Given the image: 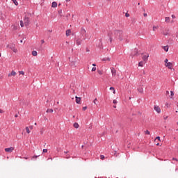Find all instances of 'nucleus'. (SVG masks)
Wrapping results in <instances>:
<instances>
[{"label":"nucleus","instance_id":"36","mask_svg":"<svg viewBox=\"0 0 178 178\" xmlns=\"http://www.w3.org/2000/svg\"><path fill=\"white\" fill-rule=\"evenodd\" d=\"M145 134H148V135H149V131L146 130V131H145Z\"/></svg>","mask_w":178,"mask_h":178},{"label":"nucleus","instance_id":"20","mask_svg":"<svg viewBox=\"0 0 178 178\" xmlns=\"http://www.w3.org/2000/svg\"><path fill=\"white\" fill-rule=\"evenodd\" d=\"M165 22L166 23H169V22H170V17H166L165 18Z\"/></svg>","mask_w":178,"mask_h":178},{"label":"nucleus","instance_id":"41","mask_svg":"<svg viewBox=\"0 0 178 178\" xmlns=\"http://www.w3.org/2000/svg\"><path fill=\"white\" fill-rule=\"evenodd\" d=\"M86 109H87V106H84V107H83V108H82L83 111H86Z\"/></svg>","mask_w":178,"mask_h":178},{"label":"nucleus","instance_id":"23","mask_svg":"<svg viewBox=\"0 0 178 178\" xmlns=\"http://www.w3.org/2000/svg\"><path fill=\"white\" fill-rule=\"evenodd\" d=\"M163 49H164V51H165V52H168V51H169V47L168 46H165L163 47Z\"/></svg>","mask_w":178,"mask_h":178},{"label":"nucleus","instance_id":"14","mask_svg":"<svg viewBox=\"0 0 178 178\" xmlns=\"http://www.w3.org/2000/svg\"><path fill=\"white\" fill-rule=\"evenodd\" d=\"M103 62H106V60H108V62H111V58L109 57H106L102 58V60Z\"/></svg>","mask_w":178,"mask_h":178},{"label":"nucleus","instance_id":"57","mask_svg":"<svg viewBox=\"0 0 178 178\" xmlns=\"http://www.w3.org/2000/svg\"><path fill=\"white\" fill-rule=\"evenodd\" d=\"M113 155H116V151H115L114 152H113Z\"/></svg>","mask_w":178,"mask_h":178},{"label":"nucleus","instance_id":"39","mask_svg":"<svg viewBox=\"0 0 178 178\" xmlns=\"http://www.w3.org/2000/svg\"><path fill=\"white\" fill-rule=\"evenodd\" d=\"M58 15H61V13H62V10H59L58 11Z\"/></svg>","mask_w":178,"mask_h":178},{"label":"nucleus","instance_id":"35","mask_svg":"<svg viewBox=\"0 0 178 178\" xmlns=\"http://www.w3.org/2000/svg\"><path fill=\"white\" fill-rule=\"evenodd\" d=\"M138 91L139 92H143V88H138Z\"/></svg>","mask_w":178,"mask_h":178},{"label":"nucleus","instance_id":"61","mask_svg":"<svg viewBox=\"0 0 178 178\" xmlns=\"http://www.w3.org/2000/svg\"><path fill=\"white\" fill-rule=\"evenodd\" d=\"M70 0H66L67 2H70Z\"/></svg>","mask_w":178,"mask_h":178},{"label":"nucleus","instance_id":"7","mask_svg":"<svg viewBox=\"0 0 178 178\" xmlns=\"http://www.w3.org/2000/svg\"><path fill=\"white\" fill-rule=\"evenodd\" d=\"M111 70L113 77L116 76V70L115 69V67H111Z\"/></svg>","mask_w":178,"mask_h":178},{"label":"nucleus","instance_id":"38","mask_svg":"<svg viewBox=\"0 0 178 178\" xmlns=\"http://www.w3.org/2000/svg\"><path fill=\"white\" fill-rule=\"evenodd\" d=\"M155 140H159V141H161V137L157 136V137H156V139H155Z\"/></svg>","mask_w":178,"mask_h":178},{"label":"nucleus","instance_id":"27","mask_svg":"<svg viewBox=\"0 0 178 178\" xmlns=\"http://www.w3.org/2000/svg\"><path fill=\"white\" fill-rule=\"evenodd\" d=\"M138 66L143 67L144 66V62H143V61L139 62Z\"/></svg>","mask_w":178,"mask_h":178},{"label":"nucleus","instance_id":"3","mask_svg":"<svg viewBox=\"0 0 178 178\" xmlns=\"http://www.w3.org/2000/svg\"><path fill=\"white\" fill-rule=\"evenodd\" d=\"M86 40V37L81 36L79 38H78L76 40V45H81V44L83 43V41H85Z\"/></svg>","mask_w":178,"mask_h":178},{"label":"nucleus","instance_id":"62","mask_svg":"<svg viewBox=\"0 0 178 178\" xmlns=\"http://www.w3.org/2000/svg\"><path fill=\"white\" fill-rule=\"evenodd\" d=\"M129 99H131V97H129Z\"/></svg>","mask_w":178,"mask_h":178},{"label":"nucleus","instance_id":"18","mask_svg":"<svg viewBox=\"0 0 178 178\" xmlns=\"http://www.w3.org/2000/svg\"><path fill=\"white\" fill-rule=\"evenodd\" d=\"M163 35H169V31L165 30L164 32H163Z\"/></svg>","mask_w":178,"mask_h":178},{"label":"nucleus","instance_id":"55","mask_svg":"<svg viewBox=\"0 0 178 178\" xmlns=\"http://www.w3.org/2000/svg\"><path fill=\"white\" fill-rule=\"evenodd\" d=\"M29 129H31V130H33V126L29 127Z\"/></svg>","mask_w":178,"mask_h":178},{"label":"nucleus","instance_id":"52","mask_svg":"<svg viewBox=\"0 0 178 178\" xmlns=\"http://www.w3.org/2000/svg\"><path fill=\"white\" fill-rule=\"evenodd\" d=\"M129 40L128 39L126 40V43H129Z\"/></svg>","mask_w":178,"mask_h":178},{"label":"nucleus","instance_id":"25","mask_svg":"<svg viewBox=\"0 0 178 178\" xmlns=\"http://www.w3.org/2000/svg\"><path fill=\"white\" fill-rule=\"evenodd\" d=\"M110 90H111V91H113V94H116V90H115V88H113V87H110Z\"/></svg>","mask_w":178,"mask_h":178},{"label":"nucleus","instance_id":"47","mask_svg":"<svg viewBox=\"0 0 178 178\" xmlns=\"http://www.w3.org/2000/svg\"><path fill=\"white\" fill-rule=\"evenodd\" d=\"M168 58H166V59L165 60V63H166V65H168Z\"/></svg>","mask_w":178,"mask_h":178},{"label":"nucleus","instance_id":"28","mask_svg":"<svg viewBox=\"0 0 178 178\" xmlns=\"http://www.w3.org/2000/svg\"><path fill=\"white\" fill-rule=\"evenodd\" d=\"M20 26L21 27H24V22L23 21H20Z\"/></svg>","mask_w":178,"mask_h":178},{"label":"nucleus","instance_id":"58","mask_svg":"<svg viewBox=\"0 0 178 178\" xmlns=\"http://www.w3.org/2000/svg\"><path fill=\"white\" fill-rule=\"evenodd\" d=\"M92 66H97V65H96V64H95V63H93V64H92Z\"/></svg>","mask_w":178,"mask_h":178},{"label":"nucleus","instance_id":"12","mask_svg":"<svg viewBox=\"0 0 178 178\" xmlns=\"http://www.w3.org/2000/svg\"><path fill=\"white\" fill-rule=\"evenodd\" d=\"M149 56H148V55H144V56L142 57L143 60H144V62L148 60V57H149Z\"/></svg>","mask_w":178,"mask_h":178},{"label":"nucleus","instance_id":"15","mask_svg":"<svg viewBox=\"0 0 178 178\" xmlns=\"http://www.w3.org/2000/svg\"><path fill=\"white\" fill-rule=\"evenodd\" d=\"M70 66H73L74 67H76V61H72V62L70 63Z\"/></svg>","mask_w":178,"mask_h":178},{"label":"nucleus","instance_id":"43","mask_svg":"<svg viewBox=\"0 0 178 178\" xmlns=\"http://www.w3.org/2000/svg\"><path fill=\"white\" fill-rule=\"evenodd\" d=\"M172 161H177H177H178V159H176V158H175V157H173V158H172Z\"/></svg>","mask_w":178,"mask_h":178},{"label":"nucleus","instance_id":"56","mask_svg":"<svg viewBox=\"0 0 178 178\" xmlns=\"http://www.w3.org/2000/svg\"><path fill=\"white\" fill-rule=\"evenodd\" d=\"M64 154H69V151L64 152Z\"/></svg>","mask_w":178,"mask_h":178},{"label":"nucleus","instance_id":"6","mask_svg":"<svg viewBox=\"0 0 178 178\" xmlns=\"http://www.w3.org/2000/svg\"><path fill=\"white\" fill-rule=\"evenodd\" d=\"M15 149V147H8V148H5V152H8L10 154V152H13V150Z\"/></svg>","mask_w":178,"mask_h":178},{"label":"nucleus","instance_id":"46","mask_svg":"<svg viewBox=\"0 0 178 178\" xmlns=\"http://www.w3.org/2000/svg\"><path fill=\"white\" fill-rule=\"evenodd\" d=\"M99 74H102V72L101 70L98 71Z\"/></svg>","mask_w":178,"mask_h":178},{"label":"nucleus","instance_id":"64","mask_svg":"<svg viewBox=\"0 0 178 178\" xmlns=\"http://www.w3.org/2000/svg\"><path fill=\"white\" fill-rule=\"evenodd\" d=\"M156 145H159V143H157Z\"/></svg>","mask_w":178,"mask_h":178},{"label":"nucleus","instance_id":"4","mask_svg":"<svg viewBox=\"0 0 178 178\" xmlns=\"http://www.w3.org/2000/svg\"><path fill=\"white\" fill-rule=\"evenodd\" d=\"M24 25L26 26V27H27V26L30 25V20L29 19V17H24Z\"/></svg>","mask_w":178,"mask_h":178},{"label":"nucleus","instance_id":"51","mask_svg":"<svg viewBox=\"0 0 178 178\" xmlns=\"http://www.w3.org/2000/svg\"><path fill=\"white\" fill-rule=\"evenodd\" d=\"M44 42H45V41H44V40H41V43H42V44H44Z\"/></svg>","mask_w":178,"mask_h":178},{"label":"nucleus","instance_id":"13","mask_svg":"<svg viewBox=\"0 0 178 178\" xmlns=\"http://www.w3.org/2000/svg\"><path fill=\"white\" fill-rule=\"evenodd\" d=\"M58 6V3L56 1H53L51 3V8H56Z\"/></svg>","mask_w":178,"mask_h":178},{"label":"nucleus","instance_id":"33","mask_svg":"<svg viewBox=\"0 0 178 178\" xmlns=\"http://www.w3.org/2000/svg\"><path fill=\"white\" fill-rule=\"evenodd\" d=\"M170 95L171 97H173V95H175V92L172 90L170 91Z\"/></svg>","mask_w":178,"mask_h":178},{"label":"nucleus","instance_id":"45","mask_svg":"<svg viewBox=\"0 0 178 178\" xmlns=\"http://www.w3.org/2000/svg\"><path fill=\"white\" fill-rule=\"evenodd\" d=\"M5 111H3V110L0 108V113H3Z\"/></svg>","mask_w":178,"mask_h":178},{"label":"nucleus","instance_id":"30","mask_svg":"<svg viewBox=\"0 0 178 178\" xmlns=\"http://www.w3.org/2000/svg\"><path fill=\"white\" fill-rule=\"evenodd\" d=\"M100 159H102V161H104V159H105V156L100 155Z\"/></svg>","mask_w":178,"mask_h":178},{"label":"nucleus","instance_id":"19","mask_svg":"<svg viewBox=\"0 0 178 178\" xmlns=\"http://www.w3.org/2000/svg\"><path fill=\"white\" fill-rule=\"evenodd\" d=\"M73 126L75 129H79V123H77V122L74 123Z\"/></svg>","mask_w":178,"mask_h":178},{"label":"nucleus","instance_id":"29","mask_svg":"<svg viewBox=\"0 0 178 178\" xmlns=\"http://www.w3.org/2000/svg\"><path fill=\"white\" fill-rule=\"evenodd\" d=\"M26 133H28V134H30V129H29L28 127H26Z\"/></svg>","mask_w":178,"mask_h":178},{"label":"nucleus","instance_id":"59","mask_svg":"<svg viewBox=\"0 0 178 178\" xmlns=\"http://www.w3.org/2000/svg\"><path fill=\"white\" fill-rule=\"evenodd\" d=\"M166 94H169V91L167 90V91H166Z\"/></svg>","mask_w":178,"mask_h":178},{"label":"nucleus","instance_id":"49","mask_svg":"<svg viewBox=\"0 0 178 178\" xmlns=\"http://www.w3.org/2000/svg\"><path fill=\"white\" fill-rule=\"evenodd\" d=\"M66 158H67V159H69V158H70V156H69V154H67V155L66 156Z\"/></svg>","mask_w":178,"mask_h":178},{"label":"nucleus","instance_id":"24","mask_svg":"<svg viewBox=\"0 0 178 178\" xmlns=\"http://www.w3.org/2000/svg\"><path fill=\"white\" fill-rule=\"evenodd\" d=\"M12 1L13 2V3L17 6V5H19V3L17 2V0H12Z\"/></svg>","mask_w":178,"mask_h":178},{"label":"nucleus","instance_id":"11","mask_svg":"<svg viewBox=\"0 0 178 178\" xmlns=\"http://www.w3.org/2000/svg\"><path fill=\"white\" fill-rule=\"evenodd\" d=\"M75 98H76V104H81V97H78L77 96H76Z\"/></svg>","mask_w":178,"mask_h":178},{"label":"nucleus","instance_id":"42","mask_svg":"<svg viewBox=\"0 0 178 178\" xmlns=\"http://www.w3.org/2000/svg\"><path fill=\"white\" fill-rule=\"evenodd\" d=\"M19 74H24V72H23V71H19Z\"/></svg>","mask_w":178,"mask_h":178},{"label":"nucleus","instance_id":"54","mask_svg":"<svg viewBox=\"0 0 178 178\" xmlns=\"http://www.w3.org/2000/svg\"><path fill=\"white\" fill-rule=\"evenodd\" d=\"M18 117H19V115H17V114L15 115V118H18Z\"/></svg>","mask_w":178,"mask_h":178},{"label":"nucleus","instance_id":"63","mask_svg":"<svg viewBox=\"0 0 178 178\" xmlns=\"http://www.w3.org/2000/svg\"><path fill=\"white\" fill-rule=\"evenodd\" d=\"M86 20L87 22H88V19H86Z\"/></svg>","mask_w":178,"mask_h":178},{"label":"nucleus","instance_id":"1","mask_svg":"<svg viewBox=\"0 0 178 178\" xmlns=\"http://www.w3.org/2000/svg\"><path fill=\"white\" fill-rule=\"evenodd\" d=\"M112 35L114 36V38L115 40H119L120 41H123V31L120 29H115L113 33L109 32L108 33V37H109V41L111 43H112V41H113V38H112Z\"/></svg>","mask_w":178,"mask_h":178},{"label":"nucleus","instance_id":"53","mask_svg":"<svg viewBox=\"0 0 178 178\" xmlns=\"http://www.w3.org/2000/svg\"><path fill=\"white\" fill-rule=\"evenodd\" d=\"M143 16H144L145 17H147V13H144V14H143Z\"/></svg>","mask_w":178,"mask_h":178},{"label":"nucleus","instance_id":"10","mask_svg":"<svg viewBox=\"0 0 178 178\" xmlns=\"http://www.w3.org/2000/svg\"><path fill=\"white\" fill-rule=\"evenodd\" d=\"M165 66L167 67H168V69H172V67L173 66V64L172 63L169 62V63H167V64H165Z\"/></svg>","mask_w":178,"mask_h":178},{"label":"nucleus","instance_id":"26","mask_svg":"<svg viewBox=\"0 0 178 178\" xmlns=\"http://www.w3.org/2000/svg\"><path fill=\"white\" fill-rule=\"evenodd\" d=\"M93 103L95 104V105H98V99H97V98H95L93 101Z\"/></svg>","mask_w":178,"mask_h":178},{"label":"nucleus","instance_id":"44","mask_svg":"<svg viewBox=\"0 0 178 178\" xmlns=\"http://www.w3.org/2000/svg\"><path fill=\"white\" fill-rule=\"evenodd\" d=\"M125 16H126V17H129V16H130V14L126 13V14H125Z\"/></svg>","mask_w":178,"mask_h":178},{"label":"nucleus","instance_id":"40","mask_svg":"<svg viewBox=\"0 0 178 178\" xmlns=\"http://www.w3.org/2000/svg\"><path fill=\"white\" fill-rule=\"evenodd\" d=\"M113 104H118V101H117L116 99H114V100L113 101Z\"/></svg>","mask_w":178,"mask_h":178},{"label":"nucleus","instance_id":"32","mask_svg":"<svg viewBox=\"0 0 178 178\" xmlns=\"http://www.w3.org/2000/svg\"><path fill=\"white\" fill-rule=\"evenodd\" d=\"M48 152V149H43V153L45 154Z\"/></svg>","mask_w":178,"mask_h":178},{"label":"nucleus","instance_id":"5","mask_svg":"<svg viewBox=\"0 0 178 178\" xmlns=\"http://www.w3.org/2000/svg\"><path fill=\"white\" fill-rule=\"evenodd\" d=\"M86 33H87V31H86V29H84V28H82V29H81V37H83V38L85 37V38H86L87 34H86Z\"/></svg>","mask_w":178,"mask_h":178},{"label":"nucleus","instance_id":"60","mask_svg":"<svg viewBox=\"0 0 178 178\" xmlns=\"http://www.w3.org/2000/svg\"><path fill=\"white\" fill-rule=\"evenodd\" d=\"M23 40H24V39H23ZM23 40H20V42H23Z\"/></svg>","mask_w":178,"mask_h":178},{"label":"nucleus","instance_id":"31","mask_svg":"<svg viewBox=\"0 0 178 178\" xmlns=\"http://www.w3.org/2000/svg\"><path fill=\"white\" fill-rule=\"evenodd\" d=\"M38 156H40V155L37 156V155H34L32 158L33 159H37V158H38Z\"/></svg>","mask_w":178,"mask_h":178},{"label":"nucleus","instance_id":"34","mask_svg":"<svg viewBox=\"0 0 178 178\" xmlns=\"http://www.w3.org/2000/svg\"><path fill=\"white\" fill-rule=\"evenodd\" d=\"M95 70H97V67H93L92 68V72H95Z\"/></svg>","mask_w":178,"mask_h":178},{"label":"nucleus","instance_id":"17","mask_svg":"<svg viewBox=\"0 0 178 178\" xmlns=\"http://www.w3.org/2000/svg\"><path fill=\"white\" fill-rule=\"evenodd\" d=\"M70 33H72V31L70 29H67L66 31V35H67V37H69V35H70Z\"/></svg>","mask_w":178,"mask_h":178},{"label":"nucleus","instance_id":"8","mask_svg":"<svg viewBox=\"0 0 178 178\" xmlns=\"http://www.w3.org/2000/svg\"><path fill=\"white\" fill-rule=\"evenodd\" d=\"M131 56H137L138 55V49H135L134 51L131 53Z\"/></svg>","mask_w":178,"mask_h":178},{"label":"nucleus","instance_id":"22","mask_svg":"<svg viewBox=\"0 0 178 178\" xmlns=\"http://www.w3.org/2000/svg\"><path fill=\"white\" fill-rule=\"evenodd\" d=\"M32 55H33V56H37V55H38L37 51H33Z\"/></svg>","mask_w":178,"mask_h":178},{"label":"nucleus","instance_id":"50","mask_svg":"<svg viewBox=\"0 0 178 178\" xmlns=\"http://www.w3.org/2000/svg\"><path fill=\"white\" fill-rule=\"evenodd\" d=\"M168 116H165V117H163V119H164V120H166V119H168Z\"/></svg>","mask_w":178,"mask_h":178},{"label":"nucleus","instance_id":"9","mask_svg":"<svg viewBox=\"0 0 178 178\" xmlns=\"http://www.w3.org/2000/svg\"><path fill=\"white\" fill-rule=\"evenodd\" d=\"M154 111H156L157 113H161V108L159 106H154Z\"/></svg>","mask_w":178,"mask_h":178},{"label":"nucleus","instance_id":"48","mask_svg":"<svg viewBox=\"0 0 178 178\" xmlns=\"http://www.w3.org/2000/svg\"><path fill=\"white\" fill-rule=\"evenodd\" d=\"M172 19H176V16L175 15H172Z\"/></svg>","mask_w":178,"mask_h":178},{"label":"nucleus","instance_id":"2","mask_svg":"<svg viewBox=\"0 0 178 178\" xmlns=\"http://www.w3.org/2000/svg\"><path fill=\"white\" fill-rule=\"evenodd\" d=\"M8 48H10V49H12V51H13V52H15L16 54V52H17V49L15 48L16 45L13 43H10L9 44H8Z\"/></svg>","mask_w":178,"mask_h":178},{"label":"nucleus","instance_id":"37","mask_svg":"<svg viewBox=\"0 0 178 178\" xmlns=\"http://www.w3.org/2000/svg\"><path fill=\"white\" fill-rule=\"evenodd\" d=\"M156 29H158V26H153V31H155V30H156Z\"/></svg>","mask_w":178,"mask_h":178},{"label":"nucleus","instance_id":"16","mask_svg":"<svg viewBox=\"0 0 178 178\" xmlns=\"http://www.w3.org/2000/svg\"><path fill=\"white\" fill-rule=\"evenodd\" d=\"M10 76H16V72L12 71L11 73L8 74V76L10 77Z\"/></svg>","mask_w":178,"mask_h":178},{"label":"nucleus","instance_id":"21","mask_svg":"<svg viewBox=\"0 0 178 178\" xmlns=\"http://www.w3.org/2000/svg\"><path fill=\"white\" fill-rule=\"evenodd\" d=\"M52 112H54V110L52 108H48L47 110V113H52Z\"/></svg>","mask_w":178,"mask_h":178}]
</instances>
